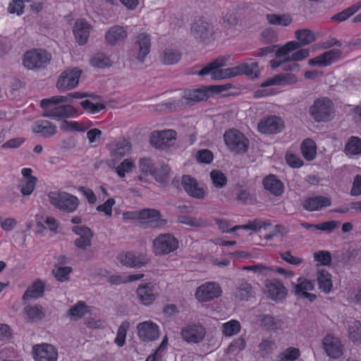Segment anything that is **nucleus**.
I'll use <instances>...</instances> for the list:
<instances>
[{
	"label": "nucleus",
	"instance_id": "1",
	"mask_svg": "<svg viewBox=\"0 0 361 361\" xmlns=\"http://www.w3.org/2000/svg\"><path fill=\"white\" fill-rule=\"evenodd\" d=\"M224 58H218L213 62L207 64L197 74L200 76L210 75L212 80H223L245 74L250 78H257L259 74L258 63L252 61L251 59H247L235 67L221 69L225 66Z\"/></svg>",
	"mask_w": 361,
	"mask_h": 361
},
{
	"label": "nucleus",
	"instance_id": "2",
	"mask_svg": "<svg viewBox=\"0 0 361 361\" xmlns=\"http://www.w3.org/2000/svg\"><path fill=\"white\" fill-rule=\"evenodd\" d=\"M51 56L44 49H34L25 52L23 63L25 68L34 71L44 69L49 63Z\"/></svg>",
	"mask_w": 361,
	"mask_h": 361
},
{
	"label": "nucleus",
	"instance_id": "3",
	"mask_svg": "<svg viewBox=\"0 0 361 361\" xmlns=\"http://www.w3.org/2000/svg\"><path fill=\"white\" fill-rule=\"evenodd\" d=\"M48 198L51 205L58 209L68 213L74 212L79 205L78 198L66 192H49L48 193Z\"/></svg>",
	"mask_w": 361,
	"mask_h": 361
},
{
	"label": "nucleus",
	"instance_id": "4",
	"mask_svg": "<svg viewBox=\"0 0 361 361\" xmlns=\"http://www.w3.org/2000/svg\"><path fill=\"white\" fill-rule=\"evenodd\" d=\"M295 37L298 42L291 41L287 42L276 51V56L278 57L286 56L290 52L298 49L302 46L310 44L316 40L314 32L308 29L296 30Z\"/></svg>",
	"mask_w": 361,
	"mask_h": 361
},
{
	"label": "nucleus",
	"instance_id": "5",
	"mask_svg": "<svg viewBox=\"0 0 361 361\" xmlns=\"http://www.w3.org/2000/svg\"><path fill=\"white\" fill-rule=\"evenodd\" d=\"M309 113L316 122L329 121L334 114V104L327 97L317 99L310 107Z\"/></svg>",
	"mask_w": 361,
	"mask_h": 361
},
{
	"label": "nucleus",
	"instance_id": "6",
	"mask_svg": "<svg viewBox=\"0 0 361 361\" xmlns=\"http://www.w3.org/2000/svg\"><path fill=\"white\" fill-rule=\"evenodd\" d=\"M124 220H148V223L154 224V227L163 226L166 224V220L161 218V213L155 209H142L136 211L123 212Z\"/></svg>",
	"mask_w": 361,
	"mask_h": 361
},
{
	"label": "nucleus",
	"instance_id": "7",
	"mask_svg": "<svg viewBox=\"0 0 361 361\" xmlns=\"http://www.w3.org/2000/svg\"><path fill=\"white\" fill-rule=\"evenodd\" d=\"M224 139L228 148L237 154L247 151L249 146V140L236 129L226 131Z\"/></svg>",
	"mask_w": 361,
	"mask_h": 361
},
{
	"label": "nucleus",
	"instance_id": "8",
	"mask_svg": "<svg viewBox=\"0 0 361 361\" xmlns=\"http://www.w3.org/2000/svg\"><path fill=\"white\" fill-rule=\"evenodd\" d=\"M82 71L74 68L66 69L59 77L56 87L60 92H66L77 87Z\"/></svg>",
	"mask_w": 361,
	"mask_h": 361
},
{
	"label": "nucleus",
	"instance_id": "9",
	"mask_svg": "<svg viewBox=\"0 0 361 361\" xmlns=\"http://www.w3.org/2000/svg\"><path fill=\"white\" fill-rule=\"evenodd\" d=\"M178 240L171 234L158 235L153 241L154 252L157 255H167L178 247Z\"/></svg>",
	"mask_w": 361,
	"mask_h": 361
},
{
	"label": "nucleus",
	"instance_id": "10",
	"mask_svg": "<svg viewBox=\"0 0 361 361\" xmlns=\"http://www.w3.org/2000/svg\"><path fill=\"white\" fill-rule=\"evenodd\" d=\"M117 259L122 265L135 269L147 265L149 261L146 255L143 254L136 255L130 251L120 253Z\"/></svg>",
	"mask_w": 361,
	"mask_h": 361
},
{
	"label": "nucleus",
	"instance_id": "11",
	"mask_svg": "<svg viewBox=\"0 0 361 361\" xmlns=\"http://www.w3.org/2000/svg\"><path fill=\"white\" fill-rule=\"evenodd\" d=\"M205 329L200 324H191L187 325L181 331V336L188 343H197L205 336Z\"/></svg>",
	"mask_w": 361,
	"mask_h": 361
},
{
	"label": "nucleus",
	"instance_id": "12",
	"mask_svg": "<svg viewBox=\"0 0 361 361\" xmlns=\"http://www.w3.org/2000/svg\"><path fill=\"white\" fill-rule=\"evenodd\" d=\"M176 133L173 130L154 131L150 137V144L157 149H164L171 145L175 140Z\"/></svg>",
	"mask_w": 361,
	"mask_h": 361
},
{
	"label": "nucleus",
	"instance_id": "13",
	"mask_svg": "<svg viewBox=\"0 0 361 361\" xmlns=\"http://www.w3.org/2000/svg\"><path fill=\"white\" fill-rule=\"evenodd\" d=\"M137 329L139 338L143 341H152L159 337V326L152 321L140 323Z\"/></svg>",
	"mask_w": 361,
	"mask_h": 361
},
{
	"label": "nucleus",
	"instance_id": "14",
	"mask_svg": "<svg viewBox=\"0 0 361 361\" xmlns=\"http://www.w3.org/2000/svg\"><path fill=\"white\" fill-rule=\"evenodd\" d=\"M33 355L36 361H56L58 352L52 345L43 343L33 347Z\"/></svg>",
	"mask_w": 361,
	"mask_h": 361
},
{
	"label": "nucleus",
	"instance_id": "15",
	"mask_svg": "<svg viewBox=\"0 0 361 361\" xmlns=\"http://www.w3.org/2000/svg\"><path fill=\"white\" fill-rule=\"evenodd\" d=\"M213 31L210 25L202 20L194 22L191 27V35L199 42H206L212 37Z\"/></svg>",
	"mask_w": 361,
	"mask_h": 361
},
{
	"label": "nucleus",
	"instance_id": "16",
	"mask_svg": "<svg viewBox=\"0 0 361 361\" xmlns=\"http://www.w3.org/2000/svg\"><path fill=\"white\" fill-rule=\"evenodd\" d=\"M76 113L77 109L71 105L63 104L50 109H47L42 114V116L59 120L63 118H71Z\"/></svg>",
	"mask_w": 361,
	"mask_h": 361
},
{
	"label": "nucleus",
	"instance_id": "17",
	"mask_svg": "<svg viewBox=\"0 0 361 361\" xmlns=\"http://www.w3.org/2000/svg\"><path fill=\"white\" fill-rule=\"evenodd\" d=\"M283 127V122L277 116H270L260 121L257 125L260 133L264 134H274L281 132Z\"/></svg>",
	"mask_w": 361,
	"mask_h": 361
},
{
	"label": "nucleus",
	"instance_id": "18",
	"mask_svg": "<svg viewBox=\"0 0 361 361\" xmlns=\"http://www.w3.org/2000/svg\"><path fill=\"white\" fill-rule=\"evenodd\" d=\"M323 347L326 354L332 358H338L343 353V345L340 340L330 334L323 339Z\"/></svg>",
	"mask_w": 361,
	"mask_h": 361
},
{
	"label": "nucleus",
	"instance_id": "19",
	"mask_svg": "<svg viewBox=\"0 0 361 361\" xmlns=\"http://www.w3.org/2000/svg\"><path fill=\"white\" fill-rule=\"evenodd\" d=\"M181 185L188 195L199 200L204 197V190L198 186L196 179L190 176L184 175L182 178Z\"/></svg>",
	"mask_w": 361,
	"mask_h": 361
},
{
	"label": "nucleus",
	"instance_id": "20",
	"mask_svg": "<svg viewBox=\"0 0 361 361\" xmlns=\"http://www.w3.org/2000/svg\"><path fill=\"white\" fill-rule=\"evenodd\" d=\"M151 47L149 36L146 33H141L136 37L135 49L138 52L135 59L142 63L146 56L149 53Z\"/></svg>",
	"mask_w": 361,
	"mask_h": 361
},
{
	"label": "nucleus",
	"instance_id": "21",
	"mask_svg": "<svg viewBox=\"0 0 361 361\" xmlns=\"http://www.w3.org/2000/svg\"><path fill=\"white\" fill-rule=\"evenodd\" d=\"M339 49H331L308 61L310 66H327L334 63L341 55Z\"/></svg>",
	"mask_w": 361,
	"mask_h": 361
},
{
	"label": "nucleus",
	"instance_id": "22",
	"mask_svg": "<svg viewBox=\"0 0 361 361\" xmlns=\"http://www.w3.org/2000/svg\"><path fill=\"white\" fill-rule=\"evenodd\" d=\"M331 204V202L329 197L319 195L307 198L302 204V207L308 212H314L329 207Z\"/></svg>",
	"mask_w": 361,
	"mask_h": 361
},
{
	"label": "nucleus",
	"instance_id": "23",
	"mask_svg": "<svg viewBox=\"0 0 361 361\" xmlns=\"http://www.w3.org/2000/svg\"><path fill=\"white\" fill-rule=\"evenodd\" d=\"M90 25L84 20H78L73 27V34L76 42L80 45L85 44L90 36Z\"/></svg>",
	"mask_w": 361,
	"mask_h": 361
},
{
	"label": "nucleus",
	"instance_id": "24",
	"mask_svg": "<svg viewBox=\"0 0 361 361\" xmlns=\"http://www.w3.org/2000/svg\"><path fill=\"white\" fill-rule=\"evenodd\" d=\"M34 133L40 135L44 137H49L56 133V126L47 120H40L35 122L32 126Z\"/></svg>",
	"mask_w": 361,
	"mask_h": 361
},
{
	"label": "nucleus",
	"instance_id": "25",
	"mask_svg": "<svg viewBox=\"0 0 361 361\" xmlns=\"http://www.w3.org/2000/svg\"><path fill=\"white\" fill-rule=\"evenodd\" d=\"M208 94V90L204 87L198 89L185 90L183 98L186 100L185 104L193 105L196 102L207 99Z\"/></svg>",
	"mask_w": 361,
	"mask_h": 361
},
{
	"label": "nucleus",
	"instance_id": "26",
	"mask_svg": "<svg viewBox=\"0 0 361 361\" xmlns=\"http://www.w3.org/2000/svg\"><path fill=\"white\" fill-rule=\"evenodd\" d=\"M264 188L275 196L283 192V184L275 175L269 174L263 179Z\"/></svg>",
	"mask_w": 361,
	"mask_h": 361
},
{
	"label": "nucleus",
	"instance_id": "27",
	"mask_svg": "<svg viewBox=\"0 0 361 361\" xmlns=\"http://www.w3.org/2000/svg\"><path fill=\"white\" fill-rule=\"evenodd\" d=\"M127 37V33L123 27L114 25L106 33L105 39L108 44L114 45L121 42Z\"/></svg>",
	"mask_w": 361,
	"mask_h": 361
},
{
	"label": "nucleus",
	"instance_id": "28",
	"mask_svg": "<svg viewBox=\"0 0 361 361\" xmlns=\"http://www.w3.org/2000/svg\"><path fill=\"white\" fill-rule=\"evenodd\" d=\"M317 281L320 291L328 293L332 288L331 275L325 269H319L316 273Z\"/></svg>",
	"mask_w": 361,
	"mask_h": 361
},
{
	"label": "nucleus",
	"instance_id": "29",
	"mask_svg": "<svg viewBox=\"0 0 361 361\" xmlns=\"http://www.w3.org/2000/svg\"><path fill=\"white\" fill-rule=\"evenodd\" d=\"M361 8V1H359L350 7L344 9L343 11L337 13L334 15L331 19L333 21L336 22H343L350 17H351L353 14H355L359 9Z\"/></svg>",
	"mask_w": 361,
	"mask_h": 361
},
{
	"label": "nucleus",
	"instance_id": "30",
	"mask_svg": "<svg viewBox=\"0 0 361 361\" xmlns=\"http://www.w3.org/2000/svg\"><path fill=\"white\" fill-rule=\"evenodd\" d=\"M131 150V145L126 140H118L115 147L111 152V155L114 159H120L126 155Z\"/></svg>",
	"mask_w": 361,
	"mask_h": 361
},
{
	"label": "nucleus",
	"instance_id": "31",
	"mask_svg": "<svg viewBox=\"0 0 361 361\" xmlns=\"http://www.w3.org/2000/svg\"><path fill=\"white\" fill-rule=\"evenodd\" d=\"M301 152L306 160L314 159L317 153L314 142L310 138L305 139L301 145Z\"/></svg>",
	"mask_w": 361,
	"mask_h": 361
},
{
	"label": "nucleus",
	"instance_id": "32",
	"mask_svg": "<svg viewBox=\"0 0 361 361\" xmlns=\"http://www.w3.org/2000/svg\"><path fill=\"white\" fill-rule=\"evenodd\" d=\"M87 312V306L85 305V302L79 301L71 307L67 315L70 318L77 320L82 318Z\"/></svg>",
	"mask_w": 361,
	"mask_h": 361
},
{
	"label": "nucleus",
	"instance_id": "33",
	"mask_svg": "<svg viewBox=\"0 0 361 361\" xmlns=\"http://www.w3.org/2000/svg\"><path fill=\"white\" fill-rule=\"evenodd\" d=\"M265 287L267 293H286L287 290L283 283L276 279H269L265 281Z\"/></svg>",
	"mask_w": 361,
	"mask_h": 361
},
{
	"label": "nucleus",
	"instance_id": "34",
	"mask_svg": "<svg viewBox=\"0 0 361 361\" xmlns=\"http://www.w3.org/2000/svg\"><path fill=\"white\" fill-rule=\"evenodd\" d=\"M314 281L305 277H299L295 285V293H308L307 291L314 290Z\"/></svg>",
	"mask_w": 361,
	"mask_h": 361
},
{
	"label": "nucleus",
	"instance_id": "35",
	"mask_svg": "<svg viewBox=\"0 0 361 361\" xmlns=\"http://www.w3.org/2000/svg\"><path fill=\"white\" fill-rule=\"evenodd\" d=\"M267 19L270 24L281 26H287L292 21L288 15L267 14Z\"/></svg>",
	"mask_w": 361,
	"mask_h": 361
},
{
	"label": "nucleus",
	"instance_id": "36",
	"mask_svg": "<svg viewBox=\"0 0 361 361\" xmlns=\"http://www.w3.org/2000/svg\"><path fill=\"white\" fill-rule=\"evenodd\" d=\"M240 324L238 321L231 319L223 324L222 332L226 336H232L239 333Z\"/></svg>",
	"mask_w": 361,
	"mask_h": 361
},
{
	"label": "nucleus",
	"instance_id": "37",
	"mask_svg": "<svg viewBox=\"0 0 361 361\" xmlns=\"http://www.w3.org/2000/svg\"><path fill=\"white\" fill-rule=\"evenodd\" d=\"M348 334L350 339L355 344H361V323L355 321L348 328Z\"/></svg>",
	"mask_w": 361,
	"mask_h": 361
},
{
	"label": "nucleus",
	"instance_id": "38",
	"mask_svg": "<svg viewBox=\"0 0 361 361\" xmlns=\"http://www.w3.org/2000/svg\"><path fill=\"white\" fill-rule=\"evenodd\" d=\"M24 310L27 318L31 321L39 320L44 316L41 306H26Z\"/></svg>",
	"mask_w": 361,
	"mask_h": 361
},
{
	"label": "nucleus",
	"instance_id": "39",
	"mask_svg": "<svg viewBox=\"0 0 361 361\" xmlns=\"http://www.w3.org/2000/svg\"><path fill=\"white\" fill-rule=\"evenodd\" d=\"M219 285L214 281L206 282L197 287L195 293H221Z\"/></svg>",
	"mask_w": 361,
	"mask_h": 361
},
{
	"label": "nucleus",
	"instance_id": "40",
	"mask_svg": "<svg viewBox=\"0 0 361 361\" xmlns=\"http://www.w3.org/2000/svg\"><path fill=\"white\" fill-rule=\"evenodd\" d=\"M345 151L350 154L361 153V139L357 137H351L345 147Z\"/></svg>",
	"mask_w": 361,
	"mask_h": 361
},
{
	"label": "nucleus",
	"instance_id": "41",
	"mask_svg": "<svg viewBox=\"0 0 361 361\" xmlns=\"http://www.w3.org/2000/svg\"><path fill=\"white\" fill-rule=\"evenodd\" d=\"M130 324L128 321H123L118 327L116 336L115 338V343L122 347L126 342L127 331L129 328Z\"/></svg>",
	"mask_w": 361,
	"mask_h": 361
},
{
	"label": "nucleus",
	"instance_id": "42",
	"mask_svg": "<svg viewBox=\"0 0 361 361\" xmlns=\"http://www.w3.org/2000/svg\"><path fill=\"white\" fill-rule=\"evenodd\" d=\"M299 349L290 347L278 356V361H295L300 357Z\"/></svg>",
	"mask_w": 361,
	"mask_h": 361
},
{
	"label": "nucleus",
	"instance_id": "43",
	"mask_svg": "<svg viewBox=\"0 0 361 361\" xmlns=\"http://www.w3.org/2000/svg\"><path fill=\"white\" fill-rule=\"evenodd\" d=\"M92 66L99 68H104L111 66L109 58L103 53H97L91 59Z\"/></svg>",
	"mask_w": 361,
	"mask_h": 361
},
{
	"label": "nucleus",
	"instance_id": "44",
	"mask_svg": "<svg viewBox=\"0 0 361 361\" xmlns=\"http://www.w3.org/2000/svg\"><path fill=\"white\" fill-rule=\"evenodd\" d=\"M44 291H51L48 286L41 279H37L30 286L24 293H44Z\"/></svg>",
	"mask_w": 361,
	"mask_h": 361
},
{
	"label": "nucleus",
	"instance_id": "45",
	"mask_svg": "<svg viewBox=\"0 0 361 361\" xmlns=\"http://www.w3.org/2000/svg\"><path fill=\"white\" fill-rule=\"evenodd\" d=\"M71 271L72 269L70 267L54 266L52 274L58 281H65L68 279Z\"/></svg>",
	"mask_w": 361,
	"mask_h": 361
},
{
	"label": "nucleus",
	"instance_id": "46",
	"mask_svg": "<svg viewBox=\"0 0 361 361\" xmlns=\"http://www.w3.org/2000/svg\"><path fill=\"white\" fill-rule=\"evenodd\" d=\"M270 221H262L258 219H254L253 221H249L247 224L241 225L242 229L244 230H252L255 232L259 231L262 228L267 226H271Z\"/></svg>",
	"mask_w": 361,
	"mask_h": 361
},
{
	"label": "nucleus",
	"instance_id": "47",
	"mask_svg": "<svg viewBox=\"0 0 361 361\" xmlns=\"http://www.w3.org/2000/svg\"><path fill=\"white\" fill-rule=\"evenodd\" d=\"M180 59V54L173 49H166L162 54V61L165 64L172 65L177 63Z\"/></svg>",
	"mask_w": 361,
	"mask_h": 361
},
{
	"label": "nucleus",
	"instance_id": "48",
	"mask_svg": "<svg viewBox=\"0 0 361 361\" xmlns=\"http://www.w3.org/2000/svg\"><path fill=\"white\" fill-rule=\"evenodd\" d=\"M210 177L216 188H221L227 183V178L220 171L213 170L210 172Z\"/></svg>",
	"mask_w": 361,
	"mask_h": 361
},
{
	"label": "nucleus",
	"instance_id": "49",
	"mask_svg": "<svg viewBox=\"0 0 361 361\" xmlns=\"http://www.w3.org/2000/svg\"><path fill=\"white\" fill-rule=\"evenodd\" d=\"M314 261L317 262V265L329 266L331 262V255L329 251L320 250L314 254Z\"/></svg>",
	"mask_w": 361,
	"mask_h": 361
},
{
	"label": "nucleus",
	"instance_id": "50",
	"mask_svg": "<svg viewBox=\"0 0 361 361\" xmlns=\"http://www.w3.org/2000/svg\"><path fill=\"white\" fill-rule=\"evenodd\" d=\"M139 169L145 174L153 175L155 173V168L151 159L147 157L141 158L139 161Z\"/></svg>",
	"mask_w": 361,
	"mask_h": 361
},
{
	"label": "nucleus",
	"instance_id": "51",
	"mask_svg": "<svg viewBox=\"0 0 361 361\" xmlns=\"http://www.w3.org/2000/svg\"><path fill=\"white\" fill-rule=\"evenodd\" d=\"M80 105L87 111L91 114H96L99 112L101 110L105 109V105L103 104H94L90 100H85L81 102Z\"/></svg>",
	"mask_w": 361,
	"mask_h": 361
},
{
	"label": "nucleus",
	"instance_id": "52",
	"mask_svg": "<svg viewBox=\"0 0 361 361\" xmlns=\"http://www.w3.org/2000/svg\"><path fill=\"white\" fill-rule=\"evenodd\" d=\"M134 166L135 165L133 161L129 159H125L116 168V172L120 177L123 178L125 177L126 173L131 171Z\"/></svg>",
	"mask_w": 361,
	"mask_h": 361
},
{
	"label": "nucleus",
	"instance_id": "53",
	"mask_svg": "<svg viewBox=\"0 0 361 361\" xmlns=\"http://www.w3.org/2000/svg\"><path fill=\"white\" fill-rule=\"evenodd\" d=\"M213 158L212 152L207 149H200L196 154V159L200 163L210 164Z\"/></svg>",
	"mask_w": 361,
	"mask_h": 361
},
{
	"label": "nucleus",
	"instance_id": "54",
	"mask_svg": "<svg viewBox=\"0 0 361 361\" xmlns=\"http://www.w3.org/2000/svg\"><path fill=\"white\" fill-rule=\"evenodd\" d=\"M37 181V178L36 177H32L31 179L26 180L20 188L23 195L27 196L31 195L35 188Z\"/></svg>",
	"mask_w": 361,
	"mask_h": 361
},
{
	"label": "nucleus",
	"instance_id": "55",
	"mask_svg": "<svg viewBox=\"0 0 361 361\" xmlns=\"http://www.w3.org/2000/svg\"><path fill=\"white\" fill-rule=\"evenodd\" d=\"M169 166L166 164H162L161 169L158 170L155 169L154 176L157 181L160 183H164L169 178Z\"/></svg>",
	"mask_w": 361,
	"mask_h": 361
},
{
	"label": "nucleus",
	"instance_id": "56",
	"mask_svg": "<svg viewBox=\"0 0 361 361\" xmlns=\"http://www.w3.org/2000/svg\"><path fill=\"white\" fill-rule=\"evenodd\" d=\"M280 257L288 264L297 266L302 263L303 259L294 257L291 255L290 251H286L284 252L279 253Z\"/></svg>",
	"mask_w": 361,
	"mask_h": 361
},
{
	"label": "nucleus",
	"instance_id": "57",
	"mask_svg": "<svg viewBox=\"0 0 361 361\" xmlns=\"http://www.w3.org/2000/svg\"><path fill=\"white\" fill-rule=\"evenodd\" d=\"M260 321L262 325L267 330H276L279 328L278 323L270 315H263Z\"/></svg>",
	"mask_w": 361,
	"mask_h": 361
},
{
	"label": "nucleus",
	"instance_id": "58",
	"mask_svg": "<svg viewBox=\"0 0 361 361\" xmlns=\"http://www.w3.org/2000/svg\"><path fill=\"white\" fill-rule=\"evenodd\" d=\"M115 202L114 199L109 198L104 204L97 206V210L99 212H104L107 216H111L112 207L115 204Z\"/></svg>",
	"mask_w": 361,
	"mask_h": 361
},
{
	"label": "nucleus",
	"instance_id": "59",
	"mask_svg": "<svg viewBox=\"0 0 361 361\" xmlns=\"http://www.w3.org/2000/svg\"><path fill=\"white\" fill-rule=\"evenodd\" d=\"M15 357L16 352L12 347L4 348L0 350V361H20L13 360V358Z\"/></svg>",
	"mask_w": 361,
	"mask_h": 361
},
{
	"label": "nucleus",
	"instance_id": "60",
	"mask_svg": "<svg viewBox=\"0 0 361 361\" xmlns=\"http://www.w3.org/2000/svg\"><path fill=\"white\" fill-rule=\"evenodd\" d=\"M24 5L20 0H13L8 7V11L10 13H16L18 16L23 14Z\"/></svg>",
	"mask_w": 361,
	"mask_h": 361
},
{
	"label": "nucleus",
	"instance_id": "61",
	"mask_svg": "<svg viewBox=\"0 0 361 361\" xmlns=\"http://www.w3.org/2000/svg\"><path fill=\"white\" fill-rule=\"evenodd\" d=\"M278 81L279 85H285L294 84L297 82V77L291 73L279 74Z\"/></svg>",
	"mask_w": 361,
	"mask_h": 361
},
{
	"label": "nucleus",
	"instance_id": "62",
	"mask_svg": "<svg viewBox=\"0 0 361 361\" xmlns=\"http://www.w3.org/2000/svg\"><path fill=\"white\" fill-rule=\"evenodd\" d=\"M73 232H74L76 235H79V237L83 238H92L93 236V233L90 228L85 226H75L72 228Z\"/></svg>",
	"mask_w": 361,
	"mask_h": 361
},
{
	"label": "nucleus",
	"instance_id": "63",
	"mask_svg": "<svg viewBox=\"0 0 361 361\" xmlns=\"http://www.w3.org/2000/svg\"><path fill=\"white\" fill-rule=\"evenodd\" d=\"M296 51L293 52L290 56H289L290 61H299L306 59L310 54V51L308 49H295Z\"/></svg>",
	"mask_w": 361,
	"mask_h": 361
},
{
	"label": "nucleus",
	"instance_id": "64",
	"mask_svg": "<svg viewBox=\"0 0 361 361\" xmlns=\"http://www.w3.org/2000/svg\"><path fill=\"white\" fill-rule=\"evenodd\" d=\"M350 194L352 196H358L361 195V175H357L354 178Z\"/></svg>",
	"mask_w": 361,
	"mask_h": 361
}]
</instances>
